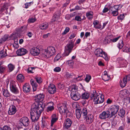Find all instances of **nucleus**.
Listing matches in <instances>:
<instances>
[{
  "label": "nucleus",
  "instance_id": "1",
  "mask_svg": "<svg viewBox=\"0 0 130 130\" xmlns=\"http://www.w3.org/2000/svg\"><path fill=\"white\" fill-rule=\"evenodd\" d=\"M36 105H32L31 111L30 112V118L32 122H36L44 110V104L41 103Z\"/></svg>",
  "mask_w": 130,
  "mask_h": 130
},
{
  "label": "nucleus",
  "instance_id": "2",
  "mask_svg": "<svg viewBox=\"0 0 130 130\" xmlns=\"http://www.w3.org/2000/svg\"><path fill=\"white\" fill-rule=\"evenodd\" d=\"M92 96L91 99L95 104L102 103L104 101V96L100 94L94 93L92 94Z\"/></svg>",
  "mask_w": 130,
  "mask_h": 130
},
{
  "label": "nucleus",
  "instance_id": "3",
  "mask_svg": "<svg viewBox=\"0 0 130 130\" xmlns=\"http://www.w3.org/2000/svg\"><path fill=\"white\" fill-rule=\"evenodd\" d=\"M87 114V110L86 108H84L82 110V116L83 118L84 119H86V123L87 124H90L92 123L93 121V116L91 114L88 115Z\"/></svg>",
  "mask_w": 130,
  "mask_h": 130
},
{
  "label": "nucleus",
  "instance_id": "4",
  "mask_svg": "<svg viewBox=\"0 0 130 130\" xmlns=\"http://www.w3.org/2000/svg\"><path fill=\"white\" fill-rule=\"evenodd\" d=\"M44 55L45 57L48 58L54 55L56 52L54 48L52 46L48 47L47 49L44 50Z\"/></svg>",
  "mask_w": 130,
  "mask_h": 130
},
{
  "label": "nucleus",
  "instance_id": "5",
  "mask_svg": "<svg viewBox=\"0 0 130 130\" xmlns=\"http://www.w3.org/2000/svg\"><path fill=\"white\" fill-rule=\"evenodd\" d=\"M74 47V43L72 41H69L65 48V52L63 53V56H67L69 55L71 52Z\"/></svg>",
  "mask_w": 130,
  "mask_h": 130
},
{
  "label": "nucleus",
  "instance_id": "6",
  "mask_svg": "<svg viewBox=\"0 0 130 130\" xmlns=\"http://www.w3.org/2000/svg\"><path fill=\"white\" fill-rule=\"evenodd\" d=\"M67 106V104L66 102L63 103H59L57 105V107L60 113H64L68 109Z\"/></svg>",
  "mask_w": 130,
  "mask_h": 130
},
{
  "label": "nucleus",
  "instance_id": "7",
  "mask_svg": "<svg viewBox=\"0 0 130 130\" xmlns=\"http://www.w3.org/2000/svg\"><path fill=\"white\" fill-rule=\"evenodd\" d=\"M20 123H19V126H27L29 123L28 118L26 117H22L19 120Z\"/></svg>",
  "mask_w": 130,
  "mask_h": 130
},
{
  "label": "nucleus",
  "instance_id": "8",
  "mask_svg": "<svg viewBox=\"0 0 130 130\" xmlns=\"http://www.w3.org/2000/svg\"><path fill=\"white\" fill-rule=\"evenodd\" d=\"M119 109V106L118 105H112L110 108L109 110H110L113 116L117 114Z\"/></svg>",
  "mask_w": 130,
  "mask_h": 130
},
{
  "label": "nucleus",
  "instance_id": "9",
  "mask_svg": "<svg viewBox=\"0 0 130 130\" xmlns=\"http://www.w3.org/2000/svg\"><path fill=\"white\" fill-rule=\"evenodd\" d=\"M44 97V95L42 94H40L36 95L35 97V100L37 102H36L34 104H33L32 105H36L38 104L37 103H41L43 104H44L45 106V104L41 102V101H43Z\"/></svg>",
  "mask_w": 130,
  "mask_h": 130
},
{
  "label": "nucleus",
  "instance_id": "10",
  "mask_svg": "<svg viewBox=\"0 0 130 130\" xmlns=\"http://www.w3.org/2000/svg\"><path fill=\"white\" fill-rule=\"evenodd\" d=\"M70 95L71 98L75 101L78 100L80 98V95L77 91H72Z\"/></svg>",
  "mask_w": 130,
  "mask_h": 130
},
{
  "label": "nucleus",
  "instance_id": "11",
  "mask_svg": "<svg viewBox=\"0 0 130 130\" xmlns=\"http://www.w3.org/2000/svg\"><path fill=\"white\" fill-rule=\"evenodd\" d=\"M10 88L11 90L14 93L17 94L19 93V90L16 87L14 82H10Z\"/></svg>",
  "mask_w": 130,
  "mask_h": 130
},
{
  "label": "nucleus",
  "instance_id": "12",
  "mask_svg": "<svg viewBox=\"0 0 130 130\" xmlns=\"http://www.w3.org/2000/svg\"><path fill=\"white\" fill-rule=\"evenodd\" d=\"M40 53V51L39 49L37 47H33L30 50V53L34 56H37Z\"/></svg>",
  "mask_w": 130,
  "mask_h": 130
},
{
  "label": "nucleus",
  "instance_id": "13",
  "mask_svg": "<svg viewBox=\"0 0 130 130\" xmlns=\"http://www.w3.org/2000/svg\"><path fill=\"white\" fill-rule=\"evenodd\" d=\"M56 88L55 85L51 84L49 85L48 91L50 94H53L56 91Z\"/></svg>",
  "mask_w": 130,
  "mask_h": 130
},
{
  "label": "nucleus",
  "instance_id": "14",
  "mask_svg": "<svg viewBox=\"0 0 130 130\" xmlns=\"http://www.w3.org/2000/svg\"><path fill=\"white\" fill-rule=\"evenodd\" d=\"M17 111L16 107L13 105L10 106L8 111V113L9 115H12L14 114Z\"/></svg>",
  "mask_w": 130,
  "mask_h": 130
},
{
  "label": "nucleus",
  "instance_id": "15",
  "mask_svg": "<svg viewBox=\"0 0 130 130\" xmlns=\"http://www.w3.org/2000/svg\"><path fill=\"white\" fill-rule=\"evenodd\" d=\"M72 121L69 118H67L64 125V127L66 129H69L71 126Z\"/></svg>",
  "mask_w": 130,
  "mask_h": 130
},
{
  "label": "nucleus",
  "instance_id": "16",
  "mask_svg": "<svg viewBox=\"0 0 130 130\" xmlns=\"http://www.w3.org/2000/svg\"><path fill=\"white\" fill-rule=\"evenodd\" d=\"M27 51L24 48H22L16 51V53L19 56H22L27 53Z\"/></svg>",
  "mask_w": 130,
  "mask_h": 130
},
{
  "label": "nucleus",
  "instance_id": "17",
  "mask_svg": "<svg viewBox=\"0 0 130 130\" xmlns=\"http://www.w3.org/2000/svg\"><path fill=\"white\" fill-rule=\"evenodd\" d=\"M23 90L24 92H29L30 90L29 84L27 83L25 84L23 86Z\"/></svg>",
  "mask_w": 130,
  "mask_h": 130
},
{
  "label": "nucleus",
  "instance_id": "18",
  "mask_svg": "<svg viewBox=\"0 0 130 130\" xmlns=\"http://www.w3.org/2000/svg\"><path fill=\"white\" fill-rule=\"evenodd\" d=\"M103 51L100 48H97L94 51L95 55L98 57H100L102 56V53H103Z\"/></svg>",
  "mask_w": 130,
  "mask_h": 130
},
{
  "label": "nucleus",
  "instance_id": "19",
  "mask_svg": "<svg viewBox=\"0 0 130 130\" xmlns=\"http://www.w3.org/2000/svg\"><path fill=\"white\" fill-rule=\"evenodd\" d=\"M48 24L47 23H45L40 25L39 27V28L42 30H45L48 28Z\"/></svg>",
  "mask_w": 130,
  "mask_h": 130
},
{
  "label": "nucleus",
  "instance_id": "20",
  "mask_svg": "<svg viewBox=\"0 0 130 130\" xmlns=\"http://www.w3.org/2000/svg\"><path fill=\"white\" fill-rule=\"evenodd\" d=\"M104 113H105V117L106 118H110L112 117L113 116L111 113V112L110 110L108 109V110L106 111H104Z\"/></svg>",
  "mask_w": 130,
  "mask_h": 130
},
{
  "label": "nucleus",
  "instance_id": "21",
  "mask_svg": "<svg viewBox=\"0 0 130 130\" xmlns=\"http://www.w3.org/2000/svg\"><path fill=\"white\" fill-rule=\"evenodd\" d=\"M121 5H115L112 7H110L109 8L110 12L111 11H118L119 10V6Z\"/></svg>",
  "mask_w": 130,
  "mask_h": 130
},
{
  "label": "nucleus",
  "instance_id": "22",
  "mask_svg": "<svg viewBox=\"0 0 130 130\" xmlns=\"http://www.w3.org/2000/svg\"><path fill=\"white\" fill-rule=\"evenodd\" d=\"M7 50L6 49H3L0 52V57L3 58L7 55Z\"/></svg>",
  "mask_w": 130,
  "mask_h": 130
},
{
  "label": "nucleus",
  "instance_id": "23",
  "mask_svg": "<svg viewBox=\"0 0 130 130\" xmlns=\"http://www.w3.org/2000/svg\"><path fill=\"white\" fill-rule=\"evenodd\" d=\"M30 81L32 87L33 91H35L36 90L37 87L38 86L37 84L32 79H31Z\"/></svg>",
  "mask_w": 130,
  "mask_h": 130
},
{
  "label": "nucleus",
  "instance_id": "24",
  "mask_svg": "<svg viewBox=\"0 0 130 130\" xmlns=\"http://www.w3.org/2000/svg\"><path fill=\"white\" fill-rule=\"evenodd\" d=\"M82 114V111L80 109H76V115L77 118L78 119L80 118Z\"/></svg>",
  "mask_w": 130,
  "mask_h": 130
},
{
  "label": "nucleus",
  "instance_id": "25",
  "mask_svg": "<svg viewBox=\"0 0 130 130\" xmlns=\"http://www.w3.org/2000/svg\"><path fill=\"white\" fill-rule=\"evenodd\" d=\"M2 91L3 94L4 96L6 97H8L9 96L10 93L7 89H5L3 88Z\"/></svg>",
  "mask_w": 130,
  "mask_h": 130
},
{
  "label": "nucleus",
  "instance_id": "26",
  "mask_svg": "<svg viewBox=\"0 0 130 130\" xmlns=\"http://www.w3.org/2000/svg\"><path fill=\"white\" fill-rule=\"evenodd\" d=\"M17 79L20 82H22L24 80V76L22 74H20L17 76Z\"/></svg>",
  "mask_w": 130,
  "mask_h": 130
},
{
  "label": "nucleus",
  "instance_id": "27",
  "mask_svg": "<svg viewBox=\"0 0 130 130\" xmlns=\"http://www.w3.org/2000/svg\"><path fill=\"white\" fill-rule=\"evenodd\" d=\"M64 113L65 115H66V116L67 117H71L73 116L72 113L68 109L66 110Z\"/></svg>",
  "mask_w": 130,
  "mask_h": 130
},
{
  "label": "nucleus",
  "instance_id": "28",
  "mask_svg": "<svg viewBox=\"0 0 130 130\" xmlns=\"http://www.w3.org/2000/svg\"><path fill=\"white\" fill-rule=\"evenodd\" d=\"M56 115H54L53 116V117L51 119V126H53V124L58 119V118L56 117Z\"/></svg>",
  "mask_w": 130,
  "mask_h": 130
},
{
  "label": "nucleus",
  "instance_id": "29",
  "mask_svg": "<svg viewBox=\"0 0 130 130\" xmlns=\"http://www.w3.org/2000/svg\"><path fill=\"white\" fill-rule=\"evenodd\" d=\"M127 83V81L125 78L124 77L122 81H121L120 82V85L122 87H124L126 86V84Z\"/></svg>",
  "mask_w": 130,
  "mask_h": 130
},
{
  "label": "nucleus",
  "instance_id": "30",
  "mask_svg": "<svg viewBox=\"0 0 130 130\" xmlns=\"http://www.w3.org/2000/svg\"><path fill=\"white\" fill-rule=\"evenodd\" d=\"M125 114V111L123 109H122L120 110L118 112V115L120 117L123 118L124 117Z\"/></svg>",
  "mask_w": 130,
  "mask_h": 130
},
{
  "label": "nucleus",
  "instance_id": "31",
  "mask_svg": "<svg viewBox=\"0 0 130 130\" xmlns=\"http://www.w3.org/2000/svg\"><path fill=\"white\" fill-rule=\"evenodd\" d=\"M89 94L88 93L85 92L82 95V98L84 99H87L89 98Z\"/></svg>",
  "mask_w": 130,
  "mask_h": 130
},
{
  "label": "nucleus",
  "instance_id": "32",
  "mask_svg": "<svg viewBox=\"0 0 130 130\" xmlns=\"http://www.w3.org/2000/svg\"><path fill=\"white\" fill-rule=\"evenodd\" d=\"M8 71L9 72L12 71L14 69L15 66L11 63L9 64L8 66Z\"/></svg>",
  "mask_w": 130,
  "mask_h": 130
},
{
  "label": "nucleus",
  "instance_id": "33",
  "mask_svg": "<svg viewBox=\"0 0 130 130\" xmlns=\"http://www.w3.org/2000/svg\"><path fill=\"white\" fill-rule=\"evenodd\" d=\"M111 41V40L109 38V37L106 36L104 39L103 42L105 44H107L110 43Z\"/></svg>",
  "mask_w": 130,
  "mask_h": 130
},
{
  "label": "nucleus",
  "instance_id": "34",
  "mask_svg": "<svg viewBox=\"0 0 130 130\" xmlns=\"http://www.w3.org/2000/svg\"><path fill=\"white\" fill-rule=\"evenodd\" d=\"M93 14L92 12L90 11L86 13V15L88 19H90L93 18Z\"/></svg>",
  "mask_w": 130,
  "mask_h": 130
},
{
  "label": "nucleus",
  "instance_id": "35",
  "mask_svg": "<svg viewBox=\"0 0 130 130\" xmlns=\"http://www.w3.org/2000/svg\"><path fill=\"white\" fill-rule=\"evenodd\" d=\"M102 79L105 81H107L109 80L110 77L108 75H103L102 76Z\"/></svg>",
  "mask_w": 130,
  "mask_h": 130
},
{
  "label": "nucleus",
  "instance_id": "36",
  "mask_svg": "<svg viewBox=\"0 0 130 130\" xmlns=\"http://www.w3.org/2000/svg\"><path fill=\"white\" fill-rule=\"evenodd\" d=\"M128 92V91L126 89L124 90L121 91L120 92V94L122 95L123 96H124L125 95H126Z\"/></svg>",
  "mask_w": 130,
  "mask_h": 130
},
{
  "label": "nucleus",
  "instance_id": "37",
  "mask_svg": "<svg viewBox=\"0 0 130 130\" xmlns=\"http://www.w3.org/2000/svg\"><path fill=\"white\" fill-rule=\"evenodd\" d=\"M102 56H100V57H102L104 58L105 60H108V58L107 56V54L105 53V52L103 51V53H102Z\"/></svg>",
  "mask_w": 130,
  "mask_h": 130
},
{
  "label": "nucleus",
  "instance_id": "38",
  "mask_svg": "<svg viewBox=\"0 0 130 130\" xmlns=\"http://www.w3.org/2000/svg\"><path fill=\"white\" fill-rule=\"evenodd\" d=\"M54 109V107L53 106H49L47 107V111L48 112L50 111H52Z\"/></svg>",
  "mask_w": 130,
  "mask_h": 130
},
{
  "label": "nucleus",
  "instance_id": "39",
  "mask_svg": "<svg viewBox=\"0 0 130 130\" xmlns=\"http://www.w3.org/2000/svg\"><path fill=\"white\" fill-rule=\"evenodd\" d=\"M66 75L67 78H72L74 75V74L73 73H70L68 72H67L66 73Z\"/></svg>",
  "mask_w": 130,
  "mask_h": 130
},
{
  "label": "nucleus",
  "instance_id": "40",
  "mask_svg": "<svg viewBox=\"0 0 130 130\" xmlns=\"http://www.w3.org/2000/svg\"><path fill=\"white\" fill-rule=\"evenodd\" d=\"M104 113V111L100 115L99 117L100 119H106Z\"/></svg>",
  "mask_w": 130,
  "mask_h": 130
},
{
  "label": "nucleus",
  "instance_id": "41",
  "mask_svg": "<svg viewBox=\"0 0 130 130\" xmlns=\"http://www.w3.org/2000/svg\"><path fill=\"white\" fill-rule=\"evenodd\" d=\"M6 67L4 66H0V73H2L4 72L6 70Z\"/></svg>",
  "mask_w": 130,
  "mask_h": 130
},
{
  "label": "nucleus",
  "instance_id": "42",
  "mask_svg": "<svg viewBox=\"0 0 130 130\" xmlns=\"http://www.w3.org/2000/svg\"><path fill=\"white\" fill-rule=\"evenodd\" d=\"M118 47L119 48H121L123 46V41L122 40H120L118 43Z\"/></svg>",
  "mask_w": 130,
  "mask_h": 130
},
{
  "label": "nucleus",
  "instance_id": "43",
  "mask_svg": "<svg viewBox=\"0 0 130 130\" xmlns=\"http://www.w3.org/2000/svg\"><path fill=\"white\" fill-rule=\"evenodd\" d=\"M35 78L36 81L38 83H41L42 82V79L40 77H38L36 76L35 77Z\"/></svg>",
  "mask_w": 130,
  "mask_h": 130
},
{
  "label": "nucleus",
  "instance_id": "44",
  "mask_svg": "<svg viewBox=\"0 0 130 130\" xmlns=\"http://www.w3.org/2000/svg\"><path fill=\"white\" fill-rule=\"evenodd\" d=\"M91 78V77L90 76L88 75H86V77L85 78V80L87 83L89 81Z\"/></svg>",
  "mask_w": 130,
  "mask_h": 130
},
{
  "label": "nucleus",
  "instance_id": "45",
  "mask_svg": "<svg viewBox=\"0 0 130 130\" xmlns=\"http://www.w3.org/2000/svg\"><path fill=\"white\" fill-rule=\"evenodd\" d=\"M28 72L29 73H34L35 71L34 68H29L28 69Z\"/></svg>",
  "mask_w": 130,
  "mask_h": 130
},
{
  "label": "nucleus",
  "instance_id": "46",
  "mask_svg": "<svg viewBox=\"0 0 130 130\" xmlns=\"http://www.w3.org/2000/svg\"><path fill=\"white\" fill-rule=\"evenodd\" d=\"M36 20V19L35 18H31L29 19L28 20V22L29 23H34Z\"/></svg>",
  "mask_w": 130,
  "mask_h": 130
},
{
  "label": "nucleus",
  "instance_id": "47",
  "mask_svg": "<svg viewBox=\"0 0 130 130\" xmlns=\"http://www.w3.org/2000/svg\"><path fill=\"white\" fill-rule=\"evenodd\" d=\"M124 17L125 16L124 14H121L117 18L118 20H123Z\"/></svg>",
  "mask_w": 130,
  "mask_h": 130
},
{
  "label": "nucleus",
  "instance_id": "48",
  "mask_svg": "<svg viewBox=\"0 0 130 130\" xmlns=\"http://www.w3.org/2000/svg\"><path fill=\"white\" fill-rule=\"evenodd\" d=\"M82 76H78L77 77H74L73 79V80L75 82L77 81L81 80V78L82 77Z\"/></svg>",
  "mask_w": 130,
  "mask_h": 130
},
{
  "label": "nucleus",
  "instance_id": "49",
  "mask_svg": "<svg viewBox=\"0 0 130 130\" xmlns=\"http://www.w3.org/2000/svg\"><path fill=\"white\" fill-rule=\"evenodd\" d=\"M3 130H11L10 127L9 126L5 125L2 128Z\"/></svg>",
  "mask_w": 130,
  "mask_h": 130
},
{
  "label": "nucleus",
  "instance_id": "50",
  "mask_svg": "<svg viewBox=\"0 0 130 130\" xmlns=\"http://www.w3.org/2000/svg\"><path fill=\"white\" fill-rule=\"evenodd\" d=\"M27 29V26L24 25L23 26H22L20 28L21 31H26Z\"/></svg>",
  "mask_w": 130,
  "mask_h": 130
},
{
  "label": "nucleus",
  "instance_id": "51",
  "mask_svg": "<svg viewBox=\"0 0 130 130\" xmlns=\"http://www.w3.org/2000/svg\"><path fill=\"white\" fill-rule=\"evenodd\" d=\"M112 12V13L113 16H117L118 14V11H111Z\"/></svg>",
  "mask_w": 130,
  "mask_h": 130
},
{
  "label": "nucleus",
  "instance_id": "52",
  "mask_svg": "<svg viewBox=\"0 0 130 130\" xmlns=\"http://www.w3.org/2000/svg\"><path fill=\"white\" fill-rule=\"evenodd\" d=\"M69 30L70 28L69 27H66L64 31L62 34V35H64L66 34L69 31Z\"/></svg>",
  "mask_w": 130,
  "mask_h": 130
},
{
  "label": "nucleus",
  "instance_id": "53",
  "mask_svg": "<svg viewBox=\"0 0 130 130\" xmlns=\"http://www.w3.org/2000/svg\"><path fill=\"white\" fill-rule=\"evenodd\" d=\"M79 129L80 130H85L86 128L85 125H81L79 126Z\"/></svg>",
  "mask_w": 130,
  "mask_h": 130
},
{
  "label": "nucleus",
  "instance_id": "54",
  "mask_svg": "<svg viewBox=\"0 0 130 130\" xmlns=\"http://www.w3.org/2000/svg\"><path fill=\"white\" fill-rule=\"evenodd\" d=\"M61 70L60 68L59 67H56L54 69V71L55 72H60Z\"/></svg>",
  "mask_w": 130,
  "mask_h": 130
},
{
  "label": "nucleus",
  "instance_id": "55",
  "mask_svg": "<svg viewBox=\"0 0 130 130\" xmlns=\"http://www.w3.org/2000/svg\"><path fill=\"white\" fill-rule=\"evenodd\" d=\"M58 87L60 89H63L64 87V85L63 84L60 83L58 85Z\"/></svg>",
  "mask_w": 130,
  "mask_h": 130
},
{
  "label": "nucleus",
  "instance_id": "56",
  "mask_svg": "<svg viewBox=\"0 0 130 130\" xmlns=\"http://www.w3.org/2000/svg\"><path fill=\"white\" fill-rule=\"evenodd\" d=\"M61 56L60 54H57L56 57L55 58V60L56 61H58L59 59H60Z\"/></svg>",
  "mask_w": 130,
  "mask_h": 130
},
{
  "label": "nucleus",
  "instance_id": "57",
  "mask_svg": "<svg viewBox=\"0 0 130 130\" xmlns=\"http://www.w3.org/2000/svg\"><path fill=\"white\" fill-rule=\"evenodd\" d=\"M124 77L126 79V80L127 82L128 81H129L130 80V75L125 76Z\"/></svg>",
  "mask_w": 130,
  "mask_h": 130
},
{
  "label": "nucleus",
  "instance_id": "58",
  "mask_svg": "<svg viewBox=\"0 0 130 130\" xmlns=\"http://www.w3.org/2000/svg\"><path fill=\"white\" fill-rule=\"evenodd\" d=\"M8 38V36L7 35H5L2 38L4 41L5 42L6 41Z\"/></svg>",
  "mask_w": 130,
  "mask_h": 130
},
{
  "label": "nucleus",
  "instance_id": "59",
  "mask_svg": "<svg viewBox=\"0 0 130 130\" xmlns=\"http://www.w3.org/2000/svg\"><path fill=\"white\" fill-rule=\"evenodd\" d=\"M75 20L78 21H80L81 20V18L79 16H76L75 17Z\"/></svg>",
  "mask_w": 130,
  "mask_h": 130
},
{
  "label": "nucleus",
  "instance_id": "60",
  "mask_svg": "<svg viewBox=\"0 0 130 130\" xmlns=\"http://www.w3.org/2000/svg\"><path fill=\"white\" fill-rule=\"evenodd\" d=\"M68 63L70 66H72L74 63V62L70 60L68 61Z\"/></svg>",
  "mask_w": 130,
  "mask_h": 130
},
{
  "label": "nucleus",
  "instance_id": "61",
  "mask_svg": "<svg viewBox=\"0 0 130 130\" xmlns=\"http://www.w3.org/2000/svg\"><path fill=\"white\" fill-rule=\"evenodd\" d=\"M27 34L29 38L31 37L33 35L32 34L31 32L29 31H28L27 32Z\"/></svg>",
  "mask_w": 130,
  "mask_h": 130
},
{
  "label": "nucleus",
  "instance_id": "62",
  "mask_svg": "<svg viewBox=\"0 0 130 130\" xmlns=\"http://www.w3.org/2000/svg\"><path fill=\"white\" fill-rule=\"evenodd\" d=\"M120 37V36H119L117 38L113 39L112 40V42H115L117 41L119 39Z\"/></svg>",
  "mask_w": 130,
  "mask_h": 130
},
{
  "label": "nucleus",
  "instance_id": "63",
  "mask_svg": "<svg viewBox=\"0 0 130 130\" xmlns=\"http://www.w3.org/2000/svg\"><path fill=\"white\" fill-rule=\"evenodd\" d=\"M106 102L107 104H110L112 102V101L109 99L107 100Z\"/></svg>",
  "mask_w": 130,
  "mask_h": 130
},
{
  "label": "nucleus",
  "instance_id": "64",
  "mask_svg": "<svg viewBox=\"0 0 130 130\" xmlns=\"http://www.w3.org/2000/svg\"><path fill=\"white\" fill-rule=\"evenodd\" d=\"M108 9L107 8H105L103 9V13H105L107 12L108 11Z\"/></svg>",
  "mask_w": 130,
  "mask_h": 130
}]
</instances>
